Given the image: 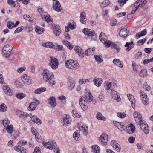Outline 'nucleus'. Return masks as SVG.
I'll list each match as a JSON object with an SVG mask.
<instances>
[{
	"label": "nucleus",
	"mask_w": 153,
	"mask_h": 153,
	"mask_svg": "<svg viewBox=\"0 0 153 153\" xmlns=\"http://www.w3.org/2000/svg\"><path fill=\"white\" fill-rule=\"evenodd\" d=\"M85 97H82L79 100V105L81 108L84 111L87 108V106L85 105V101L88 102H90L93 100L92 94L88 89H86L85 91Z\"/></svg>",
	"instance_id": "nucleus-1"
},
{
	"label": "nucleus",
	"mask_w": 153,
	"mask_h": 153,
	"mask_svg": "<svg viewBox=\"0 0 153 153\" xmlns=\"http://www.w3.org/2000/svg\"><path fill=\"white\" fill-rule=\"evenodd\" d=\"M43 80L48 83L49 86L52 87L56 83L53 79L54 75L53 73L47 70H44L42 72Z\"/></svg>",
	"instance_id": "nucleus-2"
},
{
	"label": "nucleus",
	"mask_w": 153,
	"mask_h": 153,
	"mask_svg": "<svg viewBox=\"0 0 153 153\" xmlns=\"http://www.w3.org/2000/svg\"><path fill=\"white\" fill-rule=\"evenodd\" d=\"M43 144L45 148L49 149L52 150L54 149L55 153H60L59 148L55 147L56 143L54 141H53L51 142H43Z\"/></svg>",
	"instance_id": "nucleus-3"
},
{
	"label": "nucleus",
	"mask_w": 153,
	"mask_h": 153,
	"mask_svg": "<svg viewBox=\"0 0 153 153\" xmlns=\"http://www.w3.org/2000/svg\"><path fill=\"white\" fill-rule=\"evenodd\" d=\"M65 66L69 69L76 70L79 68V64L73 60H67L65 63Z\"/></svg>",
	"instance_id": "nucleus-4"
},
{
	"label": "nucleus",
	"mask_w": 153,
	"mask_h": 153,
	"mask_svg": "<svg viewBox=\"0 0 153 153\" xmlns=\"http://www.w3.org/2000/svg\"><path fill=\"white\" fill-rule=\"evenodd\" d=\"M83 32L85 35L89 36L90 37H91L92 40H96L97 39V36L92 30L84 28L83 30Z\"/></svg>",
	"instance_id": "nucleus-5"
},
{
	"label": "nucleus",
	"mask_w": 153,
	"mask_h": 153,
	"mask_svg": "<svg viewBox=\"0 0 153 153\" xmlns=\"http://www.w3.org/2000/svg\"><path fill=\"white\" fill-rule=\"evenodd\" d=\"M136 123L140 126L141 129L146 134H148L149 133V129L148 128V126L144 120L139 121L137 120Z\"/></svg>",
	"instance_id": "nucleus-6"
},
{
	"label": "nucleus",
	"mask_w": 153,
	"mask_h": 153,
	"mask_svg": "<svg viewBox=\"0 0 153 153\" xmlns=\"http://www.w3.org/2000/svg\"><path fill=\"white\" fill-rule=\"evenodd\" d=\"M49 65L53 69H56L58 67V61L56 58L52 56L50 57Z\"/></svg>",
	"instance_id": "nucleus-7"
},
{
	"label": "nucleus",
	"mask_w": 153,
	"mask_h": 153,
	"mask_svg": "<svg viewBox=\"0 0 153 153\" xmlns=\"http://www.w3.org/2000/svg\"><path fill=\"white\" fill-rule=\"evenodd\" d=\"M140 94L142 103L145 105L148 104L149 103V101L146 94L141 90L140 91Z\"/></svg>",
	"instance_id": "nucleus-8"
},
{
	"label": "nucleus",
	"mask_w": 153,
	"mask_h": 153,
	"mask_svg": "<svg viewBox=\"0 0 153 153\" xmlns=\"http://www.w3.org/2000/svg\"><path fill=\"white\" fill-rule=\"evenodd\" d=\"M108 139V135L105 133H103L99 137V140L102 145L105 146L107 144Z\"/></svg>",
	"instance_id": "nucleus-9"
},
{
	"label": "nucleus",
	"mask_w": 153,
	"mask_h": 153,
	"mask_svg": "<svg viewBox=\"0 0 153 153\" xmlns=\"http://www.w3.org/2000/svg\"><path fill=\"white\" fill-rule=\"evenodd\" d=\"M21 79L25 84L30 85L32 83L31 77L27 74H24L22 76Z\"/></svg>",
	"instance_id": "nucleus-10"
},
{
	"label": "nucleus",
	"mask_w": 153,
	"mask_h": 153,
	"mask_svg": "<svg viewBox=\"0 0 153 153\" xmlns=\"http://www.w3.org/2000/svg\"><path fill=\"white\" fill-rule=\"evenodd\" d=\"M52 7L54 10L58 12L60 11L62 9L61 4L58 1H53Z\"/></svg>",
	"instance_id": "nucleus-11"
},
{
	"label": "nucleus",
	"mask_w": 153,
	"mask_h": 153,
	"mask_svg": "<svg viewBox=\"0 0 153 153\" xmlns=\"http://www.w3.org/2000/svg\"><path fill=\"white\" fill-rule=\"evenodd\" d=\"M62 123L63 124V125L65 127H67L68 125H69L71 123V119L69 115H66L63 117L61 120Z\"/></svg>",
	"instance_id": "nucleus-12"
},
{
	"label": "nucleus",
	"mask_w": 153,
	"mask_h": 153,
	"mask_svg": "<svg viewBox=\"0 0 153 153\" xmlns=\"http://www.w3.org/2000/svg\"><path fill=\"white\" fill-rule=\"evenodd\" d=\"M3 90L4 92L7 95H12L13 94V91L8 86V85L6 83H4L3 85Z\"/></svg>",
	"instance_id": "nucleus-13"
},
{
	"label": "nucleus",
	"mask_w": 153,
	"mask_h": 153,
	"mask_svg": "<svg viewBox=\"0 0 153 153\" xmlns=\"http://www.w3.org/2000/svg\"><path fill=\"white\" fill-rule=\"evenodd\" d=\"M126 129L127 133L131 134L135 132V128L134 125L130 124L127 126L126 127Z\"/></svg>",
	"instance_id": "nucleus-14"
},
{
	"label": "nucleus",
	"mask_w": 153,
	"mask_h": 153,
	"mask_svg": "<svg viewBox=\"0 0 153 153\" xmlns=\"http://www.w3.org/2000/svg\"><path fill=\"white\" fill-rule=\"evenodd\" d=\"M129 31L126 28H122L120 31L119 35L122 37L125 38L128 35Z\"/></svg>",
	"instance_id": "nucleus-15"
},
{
	"label": "nucleus",
	"mask_w": 153,
	"mask_h": 153,
	"mask_svg": "<svg viewBox=\"0 0 153 153\" xmlns=\"http://www.w3.org/2000/svg\"><path fill=\"white\" fill-rule=\"evenodd\" d=\"M53 33L56 36L59 35L61 33V30L60 26L58 25H54L53 26Z\"/></svg>",
	"instance_id": "nucleus-16"
},
{
	"label": "nucleus",
	"mask_w": 153,
	"mask_h": 153,
	"mask_svg": "<svg viewBox=\"0 0 153 153\" xmlns=\"http://www.w3.org/2000/svg\"><path fill=\"white\" fill-rule=\"evenodd\" d=\"M74 50L78 53L79 56L81 58L84 56V52L83 51L81 48L79 46H76L74 47Z\"/></svg>",
	"instance_id": "nucleus-17"
},
{
	"label": "nucleus",
	"mask_w": 153,
	"mask_h": 153,
	"mask_svg": "<svg viewBox=\"0 0 153 153\" xmlns=\"http://www.w3.org/2000/svg\"><path fill=\"white\" fill-rule=\"evenodd\" d=\"M128 97L132 104V107L134 109L135 108V100L133 96L130 94L127 95Z\"/></svg>",
	"instance_id": "nucleus-18"
},
{
	"label": "nucleus",
	"mask_w": 153,
	"mask_h": 153,
	"mask_svg": "<svg viewBox=\"0 0 153 153\" xmlns=\"http://www.w3.org/2000/svg\"><path fill=\"white\" fill-rule=\"evenodd\" d=\"M75 83V81L73 79H69L68 80V88L69 90H72L74 87Z\"/></svg>",
	"instance_id": "nucleus-19"
},
{
	"label": "nucleus",
	"mask_w": 153,
	"mask_h": 153,
	"mask_svg": "<svg viewBox=\"0 0 153 153\" xmlns=\"http://www.w3.org/2000/svg\"><path fill=\"white\" fill-rule=\"evenodd\" d=\"M79 131H82L83 135L86 136L88 134V127L85 125H83L80 127L79 126Z\"/></svg>",
	"instance_id": "nucleus-20"
},
{
	"label": "nucleus",
	"mask_w": 153,
	"mask_h": 153,
	"mask_svg": "<svg viewBox=\"0 0 153 153\" xmlns=\"http://www.w3.org/2000/svg\"><path fill=\"white\" fill-rule=\"evenodd\" d=\"M49 104L52 107H55L56 104V101L55 97H51L48 100Z\"/></svg>",
	"instance_id": "nucleus-21"
},
{
	"label": "nucleus",
	"mask_w": 153,
	"mask_h": 153,
	"mask_svg": "<svg viewBox=\"0 0 153 153\" xmlns=\"http://www.w3.org/2000/svg\"><path fill=\"white\" fill-rule=\"evenodd\" d=\"M112 97L114 100H117V102L120 101L121 99L119 94L115 91H112Z\"/></svg>",
	"instance_id": "nucleus-22"
},
{
	"label": "nucleus",
	"mask_w": 153,
	"mask_h": 153,
	"mask_svg": "<svg viewBox=\"0 0 153 153\" xmlns=\"http://www.w3.org/2000/svg\"><path fill=\"white\" fill-rule=\"evenodd\" d=\"M134 117L136 119L135 121L136 122V120H137L139 121H142L143 120L141 114L137 111H135L133 113Z\"/></svg>",
	"instance_id": "nucleus-23"
},
{
	"label": "nucleus",
	"mask_w": 153,
	"mask_h": 153,
	"mask_svg": "<svg viewBox=\"0 0 153 153\" xmlns=\"http://www.w3.org/2000/svg\"><path fill=\"white\" fill-rule=\"evenodd\" d=\"M14 149L15 151H17L21 153H25L26 149L24 148L21 147L20 146L17 145L15 146Z\"/></svg>",
	"instance_id": "nucleus-24"
},
{
	"label": "nucleus",
	"mask_w": 153,
	"mask_h": 153,
	"mask_svg": "<svg viewBox=\"0 0 153 153\" xmlns=\"http://www.w3.org/2000/svg\"><path fill=\"white\" fill-rule=\"evenodd\" d=\"M16 113L18 116L21 118H26L28 115L27 113L20 110L16 111Z\"/></svg>",
	"instance_id": "nucleus-25"
},
{
	"label": "nucleus",
	"mask_w": 153,
	"mask_h": 153,
	"mask_svg": "<svg viewBox=\"0 0 153 153\" xmlns=\"http://www.w3.org/2000/svg\"><path fill=\"white\" fill-rule=\"evenodd\" d=\"M30 117L32 120L37 124H40L41 123V120L35 115L32 116L30 114Z\"/></svg>",
	"instance_id": "nucleus-26"
},
{
	"label": "nucleus",
	"mask_w": 153,
	"mask_h": 153,
	"mask_svg": "<svg viewBox=\"0 0 153 153\" xmlns=\"http://www.w3.org/2000/svg\"><path fill=\"white\" fill-rule=\"evenodd\" d=\"M93 82L96 86L99 87L102 82V80L101 78H95L94 79Z\"/></svg>",
	"instance_id": "nucleus-27"
},
{
	"label": "nucleus",
	"mask_w": 153,
	"mask_h": 153,
	"mask_svg": "<svg viewBox=\"0 0 153 153\" xmlns=\"http://www.w3.org/2000/svg\"><path fill=\"white\" fill-rule=\"evenodd\" d=\"M99 39L103 43L107 40L108 38L104 33L101 32L99 36Z\"/></svg>",
	"instance_id": "nucleus-28"
},
{
	"label": "nucleus",
	"mask_w": 153,
	"mask_h": 153,
	"mask_svg": "<svg viewBox=\"0 0 153 153\" xmlns=\"http://www.w3.org/2000/svg\"><path fill=\"white\" fill-rule=\"evenodd\" d=\"M113 62L114 65L120 67L122 68L123 66L122 62L119 59H114L113 61Z\"/></svg>",
	"instance_id": "nucleus-29"
},
{
	"label": "nucleus",
	"mask_w": 153,
	"mask_h": 153,
	"mask_svg": "<svg viewBox=\"0 0 153 153\" xmlns=\"http://www.w3.org/2000/svg\"><path fill=\"white\" fill-rule=\"evenodd\" d=\"M142 0H138L136 1L134 4V8L137 9L139 7H143V5L141 4Z\"/></svg>",
	"instance_id": "nucleus-30"
},
{
	"label": "nucleus",
	"mask_w": 153,
	"mask_h": 153,
	"mask_svg": "<svg viewBox=\"0 0 153 153\" xmlns=\"http://www.w3.org/2000/svg\"><path fill=\"white\" fill-rule=\"evenodd\" d=\"M147 33L146 29H144L142 31L137 33L135 35V38L137 39L145 35Z\"/></svg>",
	"instance_id": "nucleus-31"
},
{
	"label": "nucleus",
	"mask_w": 153,
	"mask_h": 153,
	"mask_svg": "<svg viewBox=\"0 0 153 153\" xmlns=\"http://www.w3.org/2000/svg\"><path fill=\"white\" fill-rule=\"evenodd\" d=\"M86 16V14L85 12L81 13L80 20L81 23L82 24H85L86 22V19L85 18Z\"/></svg>",
	"instance_id": "nucleus-32"
},
{
	"label": "nucleus",
	"mask_w": 153,
	"mask_h": 153,
	"mask_svg": "<svg viewBox=\"0 0 153 153\" xmlns=\"http://www.w3.org/2000/svg\"><path fill=\"white\" fill-rule=\"evenodd\" d=\"M133 43V42L132 41H131L130 42H127L126 43L125 45V47H128L126 49L127 51H128L134 47L133 45H132Z\"/></svg>",
	"instance_id": "nucleus-33"
},
{
	"label": "nucleus",
	"mask_w": 153,
	"mask_h": 153,
	"mask_svg": "<svg viewBox=\"0 0 153 153\" xmlns=\"http://www.w3.org/2000/svg\"><path fill=\"white\" fill-rule=\"evenodd\" d=\"M92 151L95 153H100V148L97 145H94L91 146Z\"/></svg>",
	"instance_id": "nucleus-34"
},
{
	"label": "nucleus",
	"mask_w": 153,
	"mask_h": 153,
	"mask_svg": "<svg viewBox=\"0 0 153 153\" xmlns=\"http://www.w3.org/2000/svg\"><path fill=\"white\" fill-rule=\"evenodd\" d=\"M37 105L36 102H32L30 104L28 107V109L29 110L33 111L35 109Z\"/></svg>",
	"instance_id": "nucleus-35"
},
{
	"label": "nucleus",
	"mask_w": 153,
	"mask_h": 153,
	"mask_svg": "<svg viewBox=\"0 0 153 153\" xmlns=\"http://www.w3.org/2000/svg\"><path fill=\"white\" fill-rule=\"evenodd\" d=\"M94 57L95 60L98 63H100L102 62L103 59L101 56L95 55Z\"/></svg>",
	"instance_id": "nucleus-36"
},
{
	"label": "nucleus",
	"mask_w": 153,
	"mask_h": 153,
	"mask_svg": "<svg viewBox=\"0 0 153 153\" xmlns=\"http://www.w3.org/2000/svg\"><path fill=\"white\" fill-rule=\"evenodd\" d=\"M94 49L92 48H89L85 51V54L86 56L93 55L94 53Z\"/></svg>",
	"instance_id": "nucleus-37"
},
{
	"label": "nucleus",
	"mask_w": 153,
	"mask_h": 153,
	"mask_svg": "<svg viewBox=\"0 0 153 153\" xmlns=\"http://www.w3.org/2000/svg\"><path fill=\"white\" fill-rule=\"evenodd\" d=\"M62 43L65 45L70 49H72L73 48V45L69 42L67 41L63 40Z\"/></svg>",
	"instance_id": "nucleus-38"
},
{
	"label": "nucleus",
	"mask_w": 153,
	"mask_h": 153,
	"mask_svg": "<svg viewBox=\"0 0 153 153\" xmlns=\"http://www.w3.org/2000/svg\"><path fill=\"white\" fill-rule=\"evenodd\" d=\"M42 45L44 47H45L47 48H54V45L53 43L49 42L46 43H44L42 44Z\"/></svg>",
	"instance_id": "nucleus-39"
},
{
	"label": "nucleus",
	"mask_w": 153,
	"mask_h": 153,
	"mask_svg": "<svg viewBox=\"0 0 153 153\" xmlns=\"http://www.w3.org/2000/svg\"><path fill=\"white\" fill-rule=\"evenodd\" d=\"M111 83L107 82L106 83V85H105V89L108 91V92H111L112 91V90L110 88H111Z\"/></svg>",
	"instance_id": "nucleus-40"
},
{
	"label": "nucleus",
	"mask_w": 153,
	"mask_h": 153,
	"mask_svg": "<svg viewBox=\"0 0 153 153\" xmlns=\"http://www.w3.org/2000/svg\"><path fill=\"white\" fill-rule=\"evenodd\" d=\"M46 90V89L45 87H41L35 90L34 93L36 94H40L41 92L45 91Z\"/></svg>",
	"instance_id": "nucleus-41"
},
{
	"label": "nucleus",
	"mask_w": 153,
	"mask_h": 153,
	"mask_svg": "<svg viewBox=\"0 0 153 153\" xmlns=\"http://www.w3.org/2000/svg\"><path fill=\"white\" fill-rule=\"evenodd\" d=\"M6 130L8 133L11 134L12 133H15L14 131H13V127L12 125H8V126H6Z\"/></svg>",
	"instance_id": "nucleus-42"
},
{
	"label": "nucleus",
	"mask_w": 153,
	"mask_h": 153,
	"mask_svg": "<svg viewBox=\"0 0 153 153\" xmlns=\"http://www.w3.org/2000/svg\"><path fill=\"white\" fill-rule=\"evenodd\" d=\"M6 49H5V48H3V56L6 58H8L10 55L11 52H10L9 51H7V50L6 51Z\"/></svg>",
	"instance_id": "nucleus-43"
},
{
	"label": "nucleus",
	"mask_w": 153,
	"mask_h": 153,
	"mask_svg": "<svg viewBox=\"0 0 153 153\" xmlns=\"http://www.w3.org/2000/svg\"><path fill=\"white\" fill-rule=\"evenodd\" d=\"M139 76L142 77H145L147 76V71L145 69H143L139 73Z\"/></svg>",
	"instance_id": "nucleus-44"
},
{
	"label": "nucleus",
	"mask_w": 153,
	"mask_h": 153,
	"mask_svg": "<svg viewBox=\"0 0 153 153\" xmlns=\"http://www.w3.org/2000/svg\"><path fill=\"white\" fill-rule=\"evenodd\" d=\"M110 4L109 0H105L100 3V5L101 7H104L108 6Z\"/></svg>",
	"instance_id": "nucleus-45"
},
{
	"label": "nucleus",
	"mask_w": 153,
	"mask_h": 153,
	"mask_svg": "<svg viewBox=\"0 0 153 153\" xmlns=\"http://www.w3.org/2000/svg\"><path fill=\"white\" fill-rule=\"evenodd\" d=\"M44 29L43 28L38 26H36L35 27V31L39 34H41L43 33Z\"/></svg>",
	"instance_id": "nucleus-46"
},
{
	"label": "nucleus",
	"mask_w": 153,
	"mask_h": 153,
	"mask_svg": "<svg viewBox=\"0 0 153 153\" xmlns=\"http://www.w3.org/2000/svg\"><path fill=\"white\" fill-rule=\"evenodd\" d=\"M7 108L4 103H2L0 105V112H4L7 111Z\"/></svg>",
	"instance_id": "nucleus-47"
},
{
	"label": "nucleus",
	"mask_w": 153,
	"mask_h": 153,
	"mask_svg": "<svg viewBox=\"0 0 153 153\" xmlns=\"http://www.w3.org/2000/svg\"><path fill=\"white\" fill-rule=\"evenodd\" d=\"M16 97L18 99H22L26 96V95L22 93H20L16 94Z\"/></svg>",
	"instance_id": "nucleus-48"
},
{
	"label": "nucleus",
	"mask_w": 153,
	"mask_h": 153,
	"mask_svg": "<svg viewBox=\"0 0 153 153\" xmlns=\"http://www.w3.org/2000/svg\"><path fill=\"white\" fill-rule=\"evenodd\" d=\"M97 118L98 120H104L105 119V117L103 116L102 114L100 112H98L96 115Z\"/></svg>",
	"instance_id": "nucleus-49"
},
{
	"label": "nucleus",
	"mask_w": 153,
	"mask_h": 153,
	"mask_svg": "<svg viewBox=\"0 0 153 153\" xmlns=\"http://www.w3.org/2000/svg\"><path fill=\"white\" fill-rule=\"evenodd\" d=\"M3 124L5 127L9 125L10 123V121L7 118H5L4 120H2Z\"/></svg>",
	"instance_id": "nucleus-50"
},
{
	"label": "nucleus",
	"mask_w": 153,
	"mask_h": 153,
	"mask_svg": "<svg viewBox=\"0 0 153 153\" xmlns=\"http://www.w3.org/2000/svg\"><path fill=\"white\" fill-rule=\"evenodd\" d=\"M72 113L73 116L74 117H78L79 118L81 117V116L79 115V114L77 112V111L75 110H73L72 111Z\"/></svg>",
	"instance_id": "nucleus-51"
},
{
	"label": "nucleus",
	"mask_w": 153,
	"mask_h": 153,
	"mask_svg": "<svg viewBox=\"0 0 153 153\" xmlns=\"http://www.w3.org/2000/svg\"><path fill=\"white\" fill-rule=\"evenodd\" d=\"M143 88L145 89L146 90L149 91L151 89V87L149 86L146 82H145L143 85Z\"/></svg>",
	"instance_id": "nucleus-52"
},
{
	"label": "nucleus",
	"mask_w": 153,
	"mask_h": 153,
	"mask_svg": "<svg viewBox=\"0 0 153 153\" xmlns=\"http://www.w3.org/2000/svg\"><path fill=\"white\" fill-rule=\"evenodd\" d=\"M7 27L9 29H12L13 27H14V23L11 22H8L7 23Z\"/></svg>",
	"instance_id": "nucleus-53"
},
{
	"label": "nucleus",
	"mask_w": 153,
	"mask_h": 153,
	"mask_svg": "<svg viewBox=\"0 0 153 153\" xmlns=\"http://www.w3.org/2000/svg\"><path fill=\"white\" fill-rule=\"evenodd\" d=\"M153 62V57L150 59H146L144 60L143 61V64L144 65L146 64L149 63L150 62Z\"/></svg>",
	"instance_id": "nucleus-54"
},
{
	"label": "nucleus",
	"mask_w": 153,
	"mask_h": 153,
	"mask_svg": "<svg viewBox=\"0 0 153 153\" xmlns=\"http://www.w3.org/2000/svg\"><path fill=\"white\" fill-rule=\"evenodd\" d=\"M89 80L88 79H80L79 81V83L80 84L82 85L85 84V83L87 82H89Z\"/></svg>",
	"instance_id": "nucleus-55"
},
{
	"label": "nucleus",
	"mask_w": 153,
	"mask_h": 153,
	"mask_svg": "<svg viewBox=\"0 0 153 153\" xmlns=\"http://www.w3.org/2000/svg\"><path fill=\"white\" fill-rule=\"evenodd\" d=\"M4 48H5L6 50L9 51L10 52H11L13 49L12 47L10 45H5Z\"/></svg>",
	"instance_id": "nucleus-56"
},
{
	"label": "nucleus",
	"mask_w": 153,
	"mask_h": 153,
	"mask_svg": "<svg viewBox=\"0 0 153 153\" xmlns=\"http://www.w3.org/2000/svg\"><path fill=\"white\" fill-rule=\"evenodd\" d=\"M113 148H115L116 151L117 152H119L121 149L120 145L117 143L115 145L113 146Z\"/></svg>",
	"instance_id": "nucleus-57"
},
{
	"label": "nucleus",
	"mask_w": 153,
	"mask_h": 153,
	"mask_svg": "<svg viewBox=\"0 0 153 153\" xmlns=\"http://www.w3.org/2000/svg\"><path fill=\"white\" fill-rule=\"evenodd\" d=\"M117 115L118 117L122 118L126 117V114L125 113L118 112Z\"/></svg>",
	"instance_id": "nucleus-58"
},
{
	"label": "nucleus",
	"mask_w": 153,
	"mask_h": 153,
	"mask_svg": "<svg viewBox=\"0 0 153 153\" xmlns=\"http://www.w3.org/2000/svg\"><path fill=\"white\" fill-rule=\"evenodd\" d=\"M103 43L104 44L106 47L109 48L111 45V41L109 40L107 41V40H106L105 42H103Z\"/></svg>",
	"instance_id": "nucleus-59"
},
{
	"label": "nucleus",
	"mask_w": 153,
	"mask_h": 153,
	"mask_svg": "<svg viewBox=\"0 0 153 153\" xmlns=\"http://www.w3.org/2000/svg\"><path fill=\"white\" fill-rule=\"evenodd\" d=\"M45 19L47 22H49L50 21H52L53 20V19L51 18L49 15H47L45 16Z\"/></svg>",
	"instance_id": "nucleus-60"
},
{
	"label": "nucleus",
	"mask_w": 153,
	"mask_h": 153,
	"mask_svg": "<svg viewBox=\"0 0 153 153\" xmlns=\"http://www.w3.org/2000/svg\"><path fill=\"white\" fill-rule=\"evenodd\" d=\"M63 48V46L61 45H54V48L56 49L58 51L61 50Z\"/></svg>",
	"instance_id": "nucleus-61"
},
{
	"label": "nucleus",
	"mask_w": 153,
	"mask_h": 153,
	"mask_svg": "<svg viewBox=\"0 0 153 153\" xmlns=\"http://www.w3.org/2000/svg\"><path fill=\"white\" fill-rule=\"evenodd\" d=\"M78 131H76L73 134V137L75 140H77L79 137V134H78Z\"/></svg>",
	"instance_id": "nucleus-62"
},
{
	"label": "nucleus",
	"mask_w": 153,
	"mask_h": 153,
	"mask_svg": "<svg viewBox=\"0 0 153 153\" xmlns=\"http://www.w3.org/2000/svg\"><path fill=\"white\" fill-rule=\"evenodd\" d=\"M127 0H118V2L121 7H122L126 3Z\"/></svg>",
	"instance_id": "nucleus-63"
},
{
	"label": "nucleus",
	"mask_w": 153,
	"mask_h": 153,
	"mask_svg": "<svg viewBox=\"0 0 153 153\" xmlns=\"http://www.w3.org/2000/svg\"><path fill=\"white\" fill-rule=\"evenodd\" d=\"M23 29V26H21L20 27H19L18 28H17L15 30L14 32V33L15 34L18 33H19L22 31V30Z\"/></svg>",
	"instance_id": "nucleus-64"
}]
</instances>
